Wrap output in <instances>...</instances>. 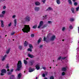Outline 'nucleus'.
I'll list each match as a JSON object with an SVG mask.
<instances>
[{
  "label": "nucleus",
  "mask_w": 79,
  "mask_h": 79,
  "mask_svg": "<svg viewBox=\"0 0 79 79\" xmlns=\"http://www.w3.org/2000/svg\"><path fill=\"white\" fill-rule=\"evenodd\" d=\"M24 27L22 29L24 33H28V32H30L31 28L29 25H24Z\"/></svg>",
  "instance_id": "nucleus-1"
},
{
  "label": "nucleus",
  "mask_w": 79,
  "mask_h": 79,
  "mask_svg": "<svg viewBox=\"0 0 79 79\" xmlns=\"http://www.w3.org/2000/svg\"><path fill=\"white\" fill-rule=\"evenodd\" d=\"M22 62L21 61L19 60L18 61V63L17 64V68L16 69V71H19L21 70V68H22Z\"/></svg>",
  "instance_id": "nucleus-2"
},
{
  "label": "nucleus",
  "mask_w": 79,
  "mask_h": 79,
  "mask_svg": "<svg viewBox=\"0 0 79 79\" xmlns=\"http://www.w3.org/2000/svg\"><path fill=\"white\" fill-rule=\"evenodd\" d=\"M31 19V17L29 16H27L24 19V20L25 22H29L30 21Z\"/></svg>",
  "instance_id": "nucleus-3"
},
{
  "label": "nucleus",
  "mask_w": 79,
  "mask_h": 79,
  "mask_svg": "<svg viewBox=\"0 0 79 79\" xmlns=\"http://www.w3.org/2000/svg\"><path fill=\"white\" fill-rule=\"evenodd\" d=\"M6 70L4 69H3L1 70V73L0 74L1 76H3L4 75V73H6Z\"/></svg>",
  "instance_id": "nucleus-4"
},
{
  "label": "nucleus",
  "mask_w": 79,
  "mask_h": 79,
  "mask_svg": "<svg viewBox=\"0 0 79 79\" xmlns=\"http://www.w3.org/2000/svg\"><path fill=\"white\" fill-rule=\"evenodd\" d=\"M56 38L55 35L52 36L50 38V41H53V40H55L56 39Z\"/></svg>",
  "instance_id": "nucleus-5"
},
{
  "label": "nucleus",
  "mask_w": 79,
  "mask_h": 79,
  "mask_svg": "<svg viewBox=\"0 0 79 79\" xmlns=\"http://www.w3.org/2000/svg\"><path fill=\"white\" fill-rule=\"evenodd\" d=\"M34 60H31L28 62V64L30 66H32L34 64Z\"/></svg>",
  "instance_id": "nucleus-6"
},
{
  "label": "nucleus",
  "mask_w": 79,
  "mask_h": 79,
  "mask_svg": "<svg viewBox=\"0 0 79 79\" xmlns=\"http://www.w3.org/2000/svg\"><path fill=\"white\" fill-rule=\"evenodd\" d=\"M28 70L29 72V73H31V72H33L34 71H35V69H34V68L32 69V68L31 67H29L28 68Z\"/></svg>",
  "instance_id": "nucleus-7"
},
{
  "label": "nucleus",
  "mask_w": 79,
  "mask_h": 79,
  "mask_svg": "<svg viewBox=\"0 0 79 79\" xmlns=\"http://www.w3.org/2000/svg\"><path fill=\"white\" fill-rule=\"evenodd\" d=\"M67 67L66 66L65 67H63L62 68L61 70L62 71H64V72H65L66 70H67Z\"/></svg>",
  "instance_id": "nucleus-8"
},
{
  "label": "nucleus",
  "mask_w": 79,
  "mask_h": 79,
  "mask_svg": "<svg viewBox=\"0 0 79 79\" xmlns=\"http://www.w3.org/2000/svg\"><path fill=\"white\" fill-rule=\"evenodd\" d=\"M43 25V21H41L40 23V24L39 26H38V28H39L42 26Z\"/></svg>",
  "instance_id": "nucleus-9"
},
{
  "label": "nucleus",
  "mask_w": 79,
  "mask_h": 79,
  "mask_svg": "<svg viewBox=\"0 0 79 79\" xmlns=\"http://www.w3.org/2000/svg\"><path fill=\"white\" fill-rule=\"evenodd\" d=\"M40 10V7H35V10L36 11H38Z\"/></svg>",
  "instance_id": "nucleus-10"
},
{
  "label": "nucleus",
  "mask_w": 79,
  "mask_h": 79,
  "mask_svg": "<svg viewBox=\"0 0 79 79\" xmlns=\"http://www.w3.org/2000/svg\"><path fill=\"white\" fill-rule=\"evenodd\" d=\"M28 57H29L31 58H33L34 57V56L32 55H31L30 54H28Z\"/></svg>",
  "instance_id": "nucleus-11"
},
{
  "label": "nucleus",
  "mask_w": 79,
  "mask_h": 79,
  "mask_svg": "<svg viewBox=\"0 0 79 79\" xmlns=\"http://www.w3.org/2000/svg\"><path fill=\"white\" fill-rule=\"evenodd\" d=\"M35 67L36 68L37 70H39L40 69V66L39 64H37L36 65Z\"/></svg>",
  "instance_id": "nucleus-12"
},
{
  "label": "nucleus",
  "mask_w": 79,
  "mask_h": 79,
  "mask_svg": "<svg viewBox=\"0 0 79 79\" xmlns=\"http://www.w3.org/2000/svg\"><path fill=\"white\" fill-rule=\"evenodd\" d=\"M0 21L1 22V27H4V24H3V21L2 20H1Z\"/></svg>",
  "instance_id": "nucleus-13"
},
{
  "label": "nucleus",
  "mask_w": 79,
  "mask_h": 79,
  "mask_svg": "<svg viewBox=\"0 0 79 79\" xmlns=\"http://www.w3.org/2000/svg\"><path fill=\"white\" fill-rule=\"evenodd\" d=\"M28 44H29L28 42H27L26 41H25V42L24 43V45L25 47H27V46L28 45Z\"/></svg>",
  "instance_id": "nucleus-14"
},
{
  "label": "nucleus",
  "mask_w": 79,
  "mask_h": 79,
  "mask_svg": "<svg viewBox=\"0 0 79 79\" xmlns=\"http://www.w3.org/2000/svg\"><path fill=\"white\" fill-rule=\"evenodd\" d=\"M6 58V55H5L4 56L2 57V61H3L5 60V58Z\"/></svg>",
  "instance_id": "nucleus-15"
},
{
  "label": "nucleus",
  "mask_w": 79,
  "mask_h": 79,
  "mask_svg": "<svg viewBox=\"0 0 79 79\" xmlns=\"http://www.w3.org/2000/svg\"><path fill=\"white\" fill-rule=\"evenodd\" d=\"M42 41V38H40V39L38 40V43L37 44H40V42Z\"/></svg>",
  "instance_id": "nucleus-16"
},
{
  "label": "nucleus",
  "mask_w": 79,
  "mask_h": 79,
  "mask_svg": "<svg viewBox=\"0 0 79 79\" xmlns=\"http://www.w3.org/2000/svg\"><path fill=\"white\" fill-rule=\"evenodd\" d=\"M40 3L39 2H35V5H37V6L40 5Z\"/></svg>",
  "instance_id": "nucleus-17"
},
{
  "label": "nucleus",
  "mask_w": 79,
  "mask_h": 79,
  "mask_svg": "<svg viewBox=\"0 0 79 79\" xmlns=\"http://www.w3.org/2000/svg\"><path fill=\"white\" fill-rule=\"evenodd\" d=\"M24 63L25 65H27V63H28V62L27 61V60H24Z\"/></svg>",
  "instance_id": "nucleus-18"
},
{
  "label": "nucleus",
  "mask_w": 79,
  "mask_h": 79,
  "mask_svg": "<svg viewBox=\"0 0 79 79\" xmlns=\"http://www.w3.org/2000/svg\"><path fill=\"white\" fill-rule=\"evenodd\" d=\"M29 47H30V48H31V49H32L33 48V46H32V44H30L29 45Z\"/></svg>",
  "instance_id": "nucleus-19"
},
{
  "label": "nucleus",
  "mask_w": 79,
  "mask_h": 79,
  "mask_svg": "<svg viewBox=\"0 0 79 79\" xmlns=\"http://www.w3.org/2000/svg\"><path fill=\"white\" fill-rule=\"evenodd\" d=\"M56 2L58 5H59V4H60V3H61V2H60V0H56Z\"/></svg>",
  "instance_id": "nucleus-20"
},
{
  "label": "nucleus",
  "mask_w": 79,
  "mask_h": 79,
  "mask_svg": "<svg viewBox=\"0 0 79 79\" xmlns=\"http://www.w3.org/2000/svg\"><path fill=\"white\" fill-rule=\"evenodd\" d=\"M32 49H31V48H28L27 50V51L28 52H32Z\"/></svg>",
  "instance_id": "nucleus-21"
},
{
  "label": "nucleus",
  "mask_w": 79,
  "mask_h": 79,
  "mask_svg": "<svg viewBox=\"0 0 79 79\" xmlns=\"http://www.w3.org/2000/svg\"><path fill=\"white\" fill-rule=\"evenodd\" d=\"M10 48H9L8 50H7L6 53L7 54H8L10 53Z\"/></svg>",
  "instance_id": "nucleus-22"
},
{
  "label": "nucleus",
  "mask_w": 79,
  "mask_h": 79,
  "mask_svg": "<svg viewBox=\"0 0 79 79\" xmlns=\"http://www.w3.org/2000/svg\"><path fill=\"white\" fill-rule=\"evenodd\" d=\"M19 48L21 50L23 49V46H19Z\"/></svg>",
  "instance_id": "nucleus-23"
},
{
  "label": "nucleus",
  "mask_w": 79,
  "mask_h": 79,
  "mask_svg": "<svg viewBox=\"0 0 79 79\" xmlns=\"http://www.w3.org/2000/svg\"><path fill=\"white\" fill-rule=\"evenodd\" d=\"M71 10L73 13H75V12H74V9L73 8H72L71 9Z\"/></svg>",
  "instance_id": "nucleus-24"
},
{
  "label": "nucleus",
  "mask_w": 79,
  "mask_h": 79,
  "mask_svg": "<svg viewBox=\"0 0 79 79\" xmlns=\"http://www.w3.org/2000/svg\"><path fill=\"white\" fill-rule=\"evenodd\" d=\"M68 2L70 5H72V1H71V0H69Z\"/></svg>",
  "instance_id": "nucleus-25"
},
{
  "label": "nucleus",
  "mask_w": 79,
  "mask_h": 79,
  "mask_svg": "<svg viewBox=\"0 0 79 79\" xmlns=\"http://www.w3.org/2000/svg\"><path fill=\"white\" fill-rule=\"evenodd\" d=\"M9 64H6V68L7 69H9Z\"/></svg>",
  "instance_id": "nucleus-26"
},
{
  "label": "nucleus",
  "mask_w": 79,
  "mask_h": 79,
  "mask_svg": "<svg viewBox=\"0 0 79 79\" xmlns=\"http://www.w3.org/2000/svg\"><path fill=\"white\" fill-rule=\"evenodd\" d=\"M4 17V15L1 14H0V18H3Z\"/></svg>",
  "instance_id": "nucleus-27"
},
{
  "label": "nucleus",
  "mask_w": 79,
  "mask_h": 79,
  "mask_svg": "<svg viewBox=\"0 0 79 79\" xmlns=\"http://www.w3.org/2000/svg\"><path fill=\"white\" fill-rule=\"evenodd\" d=\"M37 27V25H35L33 27V29H36Z\"/></svg>",
  "instance_id": "nucleus-28"
},
{
  "label": "nucleus",
  "mask_w": 79,
  "mask_h": 79,
  "mask_svg": "<svg viewBox=\"0 0 79 79\" xmlns=\"http://www.w3.org/2000/svg\"><path fill=\"white\" fill-rule=\"evenodd\" d=\"M53 10V9H52L51 7H49L47 9V10Z\"/></svg>",
  "instance_id": "nucleus-29"
},
{
  "label": "nucleus",
  "mask_w": 79,
  "mask_h": 79,
  "mask_svg": "<svg viewBox=\"0 0 79 79\" xmlns=\"http://www.w3.org/2000/svg\"><path fill=\"white\" fill-rule=\"evenodd\" d=\"M48 16V15H45V16H43V18L44 19H47V17Z\"/></svg>",
  "instance_id": "nucleus-30"
},
{
  "label": "nucleus",
  "mask_w": 79,
  "mask_h": 79,
  "mask_svg": "<svg viewBox=\"0 0 79 79\" xmlns=\"http://www.w3.org/2000/svg\"><path fill=\"white\" fill-rule=\"evenodd\" d=\"M50 79H54L53 76H51L50 77Z\"/></svg>",
  "instance_id": "nucleus-31"
},
{
  "label": "nucleus",
  "mask_w": 79,
  "mask_h": 79,
  "mask_svg": "<svg viewBox=\"0 0 79 79\" xmlns=\"http://www.w3.org/2000/svg\"><path fill=\"white\" fill-rule=\"evenodd\" d=\"M69 28H70V29H73V26L71 25L70 26Z\"/></svg>",
  "instance_id": "nucleus-32"
},
{
  "label": "nucleus",
  "mask_w": 79,
  "mask_h": 79,
  "mask_svg": "<svg viewBox=\"0 0 79 79\" xmlns=\"http://www.w3.org/2000/svg\"><path fill=\"white\" fill-rule=\"evenodd\" d=\"M42 47H43V45H40L39 48H42Z\"/></svg>",
  "instance_id": "nucleus-33"
},
{
  "label": "nucleus",
  "mask_w": 79,
  "mask_h": 79,
  "mask_svg": "<svg viewBox=\"0 0 79 79\" xmlns=\"http://www.w3.org/2000/svg\"><path fill=\"white\" fill-rule=\"evenodd\" d=\"M74 5L75 6H77V2H75L74 3Z\"/></svg>",
  "instance_id": "nucleus-34"
},
{
  "label": "nucleus",
  "mask_w": 79,
  "mask_h": 79,
  "mask_svg": "<svg viewBox=\"0 0 79 79\" xmlns=\"http://www.w3.org/2000/svg\"><path fill=\"white\" fill-rule=\"evenodd\" d=\"M5 11H3L2 12V15H4V14H5Z\"/></svg>",
  "instance_id": "nucleus-35"
},
{
  "label": "nucleus",
  "mask_w": 79,
  "mask_h": 79,
  "mask_svg": "<svg viewBox=\"0 0 79 79\" xmlns=\"http://www.w3.org/2000/svg\"><path fill=\"white\" fill-rule=\"evenodd\" d=\"M62 76H64L65 75V73L64 72H63L62 73Z\"/></svg>",
  "instance_id": "nucleus-36"
},
{
  "label": "nucleus",
  "mask_w": 79,
  "mask_h": 79,
  "mask_svg": "<svg viewBox=\"0 0 79 79\" xmlns=\"http://www.w3.org/2000/svg\"><path fill=\"white\" fill-rule=\"evenodd\" d=\"M12 74V73L11 72H9L8 73V75H11Z\"/></svg>",
  "instance_id": "nucleus-37"
},
{
  "label": "nucleus",
  "mask_w": 79,
  "mask_h": 79,
  "mask_svg": "<svg viewBox=\"0 0 79 79\" xmlns=\"http://www.w3.org/2000/svg\"><path fill=\"white\" fill-rule=\"evenodd\" d=\"M44 42H46V41L47 40V38H45V37H44Z\"/></svg>",
  "instance_id": "nucleus-38"
},
{
  "label": "nucleus",
  "mask_w": 79,
  "mask_h": 79,
  "mask_svg": "<svg viewBox=\"0 0 79 79\" xmlns=\"http://www.w3.org/2000/svg\"><path fill=\"white\" fill-rule=\"evenodd\" d=\"M62 31H64L65 30V27H64L62 29Z\"/></svg>",
  "instance_id": "nucleus-39"
},
{
  "label": "nucleus",
  "mask_w": 79,
  "mask_h": 79,
  "mask_svg": "<svg viewBox=\"0 0 79 79\" xmlns=\"http://www.w3.org/2000/svg\"><path fill=\"white\" fill-rule=\"evenodd\" d=\"M42 2H43V3H45V2H46V0H43Z\"/></svg>",
  "instance_id": "nucleus-40"
},
{
  "label": "nucleus",
  "mask_w": 79,
  "mask_h": 79,
  "mask_svg": "<svg viewBox=\"0 0 79 79\" xmlns=\"http://www.w3.org/2000/svg\"><path fill=\"white\" fill-rule=\"evenodd\" d=\"M61 59V56H60L58 58V60H60V59Z\"/></svg>",
  "instance_id": "nucleus-41"
},
{
  "label": "nucleus",
  "mask_w": 79,
  "mask_h": 79,
  "mask_svg": "<svg viewBox=\"0 0 79 79\" xmlns=\"http://www.w3.org/2000/svg\"><path fill=\"white\" fill-rule=\"evenodd\" d=\"M70 21H74V19L72 18L70 19Z\"/></svg>",
  "instance_id": "nucleus-42"
},
{
  "label": "nucleus",
  "mask_w": 79,
  "mask_h": 79,
  "mask_svg": "<svg viewBox=\"0 0 79 79\" xmlns=\"http://www.w3.org/2000/svg\"><path fill=\"white\" fill-rule=\"evenodd\" d=\"M11 26V23H10V24H8V26L9 27H10Z\"/></svg>",
  "instance_id": "nucleus-43"
},
{
  "label": "nucleus",
  "mask_w": 79,
  "mask_h": 79,
  "mask_svg": "<svg viewBox=\"0 0 79 79\" xmlns=\"http://www.w3.org/2000/svg\"><path fill=\"white\" fill-rule=\"evenodd\" d=\"M42 76L43 77H45V74L44 73L43 74Z\"/></svg>",
  "instance_id": "nucleus-44"
},
{
  "label": "nucleus",
  "mask_w": 79,
  "mask_h": 79,
  "mask_svg": "<svg viewBox=\"0 0 79 79\" xmlns=\"http://www.w3.org/2000/svg\"><path fill=\"white\" fill-rule=\"evenodd\" d=\"M15 17H16V15H14L12 16V18H13V19H15Z\"/></svg>",
  "instance_id": "nucleus-45"
},
{
  "label": "nucleus",
  "mask_w": 79,
  "mask_h": 79,
  "mask_svg": "<svg viewBox=\"0 0 79 79\" xmlns=\"http://www.w3.org/2000/svg\"><path fill=\"white\" fill-rule=\"evenodd\" d=\"M31 36L32 37H34V34H31Z\"/></svg>",
  "instance_id": "nucleus-46"
},
{
  "label": "nucleus",
  "mask_w": 79,
  "mask_h": 79,
  "mask_svg": "<svg viewBox=\"0 0 79 79\" xmlns=\"http://www.w3.org/2000/svg\"><path fill=\"white\" fill-rule=\"evenodd\" d=\"M13 71H14V69H11L10 70V72L12 73V72H13Z\"/></svg>",
  "instance_id": "nucleus-47"
},
{
  "label": "nucleus",
  "mask_w": 79,
  "mask_h": 79,
  "mask_svg": "<svg viewBox=\"0 0 79 79\" xmlns=\"http://www.w3.org/2000/svg\"><path fill=\"white\" fill-rule=\"evenodd\" d=\"M14 23H15V24H16L17 22L16 21V19H15L14 20Z\"/></svg>",
  "instance_id": "nucleus-48"
},
{
  "label": "nucleus",
  "mask_w": 79,
  "mask_h": 79,
  "mask_svg": "<svg viewBox=\"0 0 79 79\" xmlns=\"http://www.w3.org/2000/svg\"><path fill=\"white\" fill-rule=\"evenodd\" d=\"M15 34V32H14L12 33H11V35H13L14 34Z\"/></svg>",
  "instance_id": "nucleus-49"
},
{
  "label": "nucleus",
  "mask_w": 79,
  "mask_h": 79,
  "mask_svg": "<svg viewBox=\"0 0 79 79\" xmlns=\"http://www.w3.org/2000/svg\"><path fill=\"white\" fill-rule=\"evenodd\" d=\"M66 57H63L62 58V60H64V59H66Z\"/></svg>",
  "instance_id": "nucleus-50"
},
{
  "label": "nucleus",
  "mask_w": 79,
  "mask_h": 79,
  "mask_svg": "<svg viewBox=\"0 0 79 79\" xmlns=\"http://www.w3.org/2000/svg\"><path fill=\"white\" fill-rule=\"evenodd\" d=\"M79 7H77L76 8V10L77 11H78L79 10Z\"/></svg>",
  "instance_id": "nucleus-51"
},
{
  "label": "nucleus",
  "mask_w": 79,
  "mask_h": 79,
  "mask_svg": "<svg viewBox=\"0 0 79 79\" xmlns=\"http://www.w3.org/2000/svg\"><path fill=\"white\" fill-rule=\"evenodd\" d=\"M45 75H47L48 74V72H45Z\"/></svg>",
  "instance_id": "nucleus-52"
},
{
  "label": "nucleus",
  "mask_w": 79,
  "mask_h": 79,
  "mask_svg": "<svg viewBox=\"0 0 79 79\" xmlns=\"http://www.w3.org/2000/svg\"><path fill=\"white\" fill-rule=\"evenodd\" d=\"M3 9L4 10H5V9H6V6H4L3 7Z\"/></svg>",
  "instance_id": "nucleus-53"
},
{
  "label": "nucleus",
  "mask_w": 79,
  "mask_h": 79,
  "mask_svg": "<svg viewBox=\"0 0 79 79\" xmlns=\"http://www.w3.org/2000/svg\"><path fill=\"white\" fill-rule=\"evenodd\" d=\"M43 69H44V70H46V68L45 67L43 68Z\"/></svg>",
  "instance_id": "nucleus-54"
},
{
  "label": "nucleus",
  "mask_w": 79,
  "mask_h": 79,
  "mask_svg": "<svg viewBox=\"0 0 79 79\" xmlns=\"http://www.w3.org/2000/svg\"><path fill=\"white\" fill-rule=\"evenodd\" d=\"M49 40H46V42H49Z\"/></svg>",
  "instance_id": "nucleus-55"
},
{
  "label": "nucleus",
  "mask_w": 79,
  "mask_h": 79,
  "mask_svg": "<svg viewBox=\"0 0 79 79\" xmlns=\"http://www.w3.org/2000/svg\"><path fill=\"white\" fill-rule=\"evenodd\" d=\"M47 25H44V27H47Z\"/></svg>",
  "instance_id": "nucleus-56"
},
{
  "label": "nucleus",
  "mask_w": 79,
  "mask_h": 79,
  "mask_svg": "<svg viewBox=\"0 0 79 79\" xmlns=\"http://www.w3.org/2000/svg\"><path fill=\"white\" fill-rule=\"evenodd\" d=\"M48 23L49 24H50L51 23V21H48Z\"/></svg>",
  "instance_id": "nucleus-57"
},
{
  "label": "nucleus",
  "mask_w": 79,
  "mask_h": 79,
  "mask_svg": "<svg viewBox=\"0 0 79 79\" xmlns=\"http://www.w3.org/2000/svg\"><path fill=\"white\" fill-rule=\"evenodd\" d=\"M73 2H76V0H72Z\"/></svg>",
  "instance_id": "nucleus-58"
},
{
  "label": "nucleus",
  "mask_w": 79,
  "mask_h": 79,
  "mask_svg": "<svg viewBox=\"0 0 79 79\" xmlns=\"http://www.w3.org/2000/svg\"><path fill=\"white\" fill-rule=\"evenodd\" d=\"M10 71V69H8L7 70V71Z\"/></svg>",
  "instance_id": "nucleus-59"
},
{
  "label": "nucleus",
  "mask_w": 79,
  "mask_h": 79,
  "mask_svg": "<svg viewBox=\"0 0 79 79\" xmlns=\"http://www.w3.org/2000/svg\"><path fill=\"white\" fill-rule=\"evenodd\" d=\"M11 76H12V77H14V75H11Z\"/></svg>",
  "instance_id": "nucleus-60"
},
{
  "label": "nucleus",
  "mask_w": 79,
  "mask_h": 79,
  "mask_svg": "<svg viewBox=\"0 0 79 79\" xmlns=\"http://www.w3.org/2000/svg\"><path fill=\"white\" fill-rule=\"evenodd\" d=\"M15 26L16 27V24H15Z\"/></svg>",
  "instance_id": "nucleus-61"
},
{
  "label": "nucleus",
  "mask_w": 79,
  "mask_h": 79,
  "mask_svg": "<svg viewBox=\"0 0 79 79\" xmlns=\"http://www.w3.org/2000/svg\"><path fill=\"white\" fill-rule=\"evenodd\" d=\"M62 41L63 42V41H64V39H63V40H62Z\"/></svg>",
  "instance_id": "nucleus-62"
},
{
  "label": "nucleus",
  "mask_w": 79,
  "mask_h": 79,
  "mask_svg": "<svg viewBox=\"0 0 79 79\" xmlns=\"http://www.w3.org/2000/svg\"><path fill=\"white\" fill-rule=\"evenodd\" d=\"M28 59H29V58H27L26 59V60H28Z\"/></svg>",
  "instance_id": "nucleus-63"
},
{
  "label": "nucleus",
  "mask_w": 79,
  "mask_h": 79,
  "mask_svg": "<svg viewBox=\"0 0 79 79\" xmlns=\"http://www.w3.org/2000/svg\"><path fill=\"white\" fill-rule=\"evenodd\" d=\"M44 79H47V78H45Z\"/></svg>",
  "instance_id": "nucleus-64"
}]
</instances>
